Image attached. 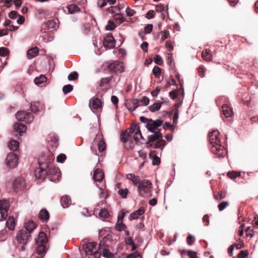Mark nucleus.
I'll return each mask as SVG.
<instances>
[{
	"instance_id": "obj_36",
	"label": "nucleus",
	"mask_w": 258,
	"mask_h": 258,
	"mask_svg": "<svg viewBox=\"0 0 258 258\" xmlns=\"http://www.w3.org/2000/svg\"><path fill=\"white\" fill-rule=\"evenodd\" d=\"M36 252L38 254H42L46 252V247L45 244H37Z\"/></svg>"
},
{
	"instance_id": "obj_31",
	"label": "nucleus",
	"mask_w": 258,
	"mask_h": 258,
	"mask_svg": "<svg viewBox=\"0 0 258 258\" xmlns=\"http://www.w3.org/2000/svg\"><path fill=\"white\" fill-rule=\"evenodd\" d=\"M6 225L10 230H14L15 228V222L13 216H10L7 220Z\"/></svg>"
},
{
	"instance_id": "obj_61",
	"label": "nucleus",
	"mask_w": 258,
	"mask_h": 258,
	"mask_svg": "<svg viewBox=\"0 0 258 258\" xmlns=\"http://www.w3.org/2000/svg\"><path fill=\"white\" fill-rule=\"evenodd\" d=\"M160 163V159L156 155H154L152 157V164L153 165H158Z\"/></svg>"
},
{
	"instance_id": "obj_14",
	"label": "nucleus",
	"mask_w": 258,
	"mask_h": 258,
	"mask_svg": "<svg viewBox=\"0 0 258 258\" xmlns=\"http://www.w3.org/2000/svg\"><path fill=\"white\" fill-rule=\"evenodd\" d=\"M97 245V242H84L82 244V248L85 251L86 254H92V250Z\"/></svg>"
},
{
	"instance_id": "obj_45",
	"label": "nucleus",
	"mask_w": 258,
	"mask_h": 258,
	"mask_svg": "<svg viewBox=\"0 0 258 258\" xmlns=\"http://www.w3.org/2000/svg\"><path fill=\"white\" fill-rule=\"evenodd\" d=\"M73 89V86L70 84L63 86L62 87V92L64 94L71 92Z\"/></svg>"
},
{
	"instance_id": "obj_53",
	"label": "nucleus",
	"mask_w": 258,
	"mask_h": 258,
	"mask_svg": "<svg viewBox=\"0 0 258 258\" xmlns=\"http://www.w3.org/2000/svg\"><path fill=\"white\" fill-rule=\"evenodd\" d=\"M9 53V50L7 48L2 47L0 48V56H6Z\"/></svg>"
},
{
	"instance_id": "obj_19",
	"label": "nucleus",
	"mask_w": 258,
	"mask_h": 258,
	"mask_svg": "<svg viewBox=\"0 0 258 258\" xmlns=\"http://www.w3.org/2000/svg\"><path fill=\"white\" fill-rule=\"evenodd\" d=\"M104 177V173L101 169L97 168L94 171L93 179L95 181H101Z\"/></svg>"
},
{
	"instance_id": "obj_49",
	"label": "nucleus",
	"mask_w": 258,
	"mask_h": 258,
	"mask_svg": "<svg viewBox=\"0 0 258 258\" xmlns=\"http://www.w3.org/2000/svg\"><path fill=\"white\" fill-rule=\"evenodd\" d=\"M78 74L76 72L71 73L68 77L69 81H74L78 78Z\"/></svg>"
},
{
	"instance_id": "obj_10",
	"label": "nucleus",
	"mask_w": 258,
	"mask_h": 258,
	"mask_svg": "<svg viewBox=\"0 0 258 258\" xmlns=\"http://www.w3.org/2000/svg\"><path fill=\"white\" fill-rule=\"evenodd\" d=\"M9 208V202L8 200L0 201V221H3L6 219Z\"/></svg>"
},
{
	"instance_id": "obj_24",
	"label": "nucleus",
	"mask_w": 258,
	"mask_h": 258,
	"mask_svg": "<svg viewBox=\"0 0 258 258\" xmlns=\"http://www.w3.org/2000/svg\"><path fill=\"white\" fill-rule=\"evenodd\" d=\"M139 106V101L137 99H133L130 103L127 104V108L130 111H134Z\"/></svg>"
},
{
	"instance_id": "obj_34",
	"label": "nucleus",
	"mask_w": 258,
	"mask_h": 258,
	"mask_svg": "<svg viewBox=\"0 0 258 258\" xmlns=\"http://www.w3.org/2000/svg\"><path fill=\"white\" fill-rule=\"evenodd\" d=\"M19 146V143L16 140H12L8 144L9 148L11 150L16 151Z\"/></svg>"
},
{
	"instance_id": "obj_2",
	"label": "nucleus",
	"mask_w": 258,
	"mask_h": 258,
	"mask_svg": "<svg viewBox=\"0 0 258 258\" xmlns=\"http://www.w3.org/2000/svg\"><path fill=\"white\" fill-rule=\"evenodd\" d=\"M54 160V157L52 155L41 154L38 159L39 168L35 171V175L38 179H44L46 177V169L48 166V163L52 162Z\"/></svg>"
},
{
	"instance_id": "obj_25",
	"label": "nucleus",
	"mask_w": 258,
	"mask_h": 258,
	"mask_svg": "<svg viewBox=\"0 0 258 258\" xmlns=\"http://www.w3.org/2000/svg\"><path fill=\"white\" fill-rule=\"evenodd\" d=\"M222 112L223 115L226 117H230L233 114V112L232 109L227 104L223 105Z\"/></svg>"
},
{
	"instance_id": "obj_42",
	"label": "nucleus",
	"mask_w": 258,
	"mask_h": 258,
	"mask_svg": "<svg viewBox=\"0 0 258 258\" xmlns=\"http://www.w3.org/2000/svg\"><path fill=\"white\" fill-rule=\"evenodd\" d=\"M165 145V142L164 140L159 139L157 142H156L154 145V148H161L162 149L164 145Z\"/></svg>"
},
{
	"instance_id": "obj_28",
	"label": "nucleus",
	"mask_w": 258,
	"mask_h": 258,
	"mask_svg": "<svg viewBox=\"0 0 258 258\" xmlns=\"http://www.w3.org/2000/svg\"><path fill=\"white\" fill-rule=\"evenodd\" d=\"M39 218L42 220L47 221L49 219V214L45 209H42L39 213Z\"/></svg>"
},
{
	"instance_id": "obj_20",
	"label": "nucleus",
	"mask_w": 258,
	"mask_h": 258,
	"mask_svg": "<svg viewBox=\"0 0 258 258\" xmlns=\"http://www.w3.org/2000/svg\"><path fill=\"white\" fill-rule=\"evenodd\" d=\"M60 204L63 208H68L71 204V198L68 196L62 197L60 200Z\"/></svg>"
},
{
	"instance_id": "obj_9",
	"label": "nucleus",
	"mask_w": 258,
	"mask_h": 258,
	"mask_svg": "<svg viewBox=\"0 0 258 258\" xmlns=\"http://www.w3.org/2000/svg\"><path fill=\"white\" fill-rule=\"evenodd\" d=\"M5 162L10 168H14L18 164V157L14 153H10L7 156Z\"/></svg>"
},
{
	"instance_id": "obj_60",
	"label": "nucleus",
	"mask_w": 258,
	"mask_h": 258,
	"mask_svg": "<svg viewBox=\"0 0 258 258\" xmlns=\"http://www.w3.org/2000/svg\"><path fill=\"white\" fill-rule=\"evenodd\" d=\"M125 12L127 16L128 17H132L136 13V11L135 10L130 9L129 7H127L126 9Z\"/></svg>"
},
{
	"instance_id": "obj_39",
	"label": "nucleus",
	"mask_w": 258,
	"mask_h": 258,
	"mask_svg": "<svg viewBox=\"0 0 258 258\" xmlns=\"http://www.w3.org/2000/svg\"><path fill=\"white\" fill-rule=\"evenodd\" d=\"M67 8L70 14H74L79 11V7L76 5H70L67 7Z\"/></svg>"
},
{
	"instance_id": "obj_33",
	"label": "nucleus",
	"mask_w": 258,
	"mask_h": 258,
	"mask_svg": "<svg viewBox=\"0 0 258 258\" xmlns=\"http://www.w3.org/2000/svg\"><path fill=\"white\" fill-rule=\"evenodd\" d=\"M211 51L209 49H205L202 52V57L206 61H209L212 60Z\"/></svg>"
},
{
	"instance_id": "obj_35",
	"label": "nucleus",
	"mask_w": 258,
	"mask_h": 258,
	"mask_svg": "<svg viewBox=\"0 0 258 258\" xmlns=\"http://www.w3.org/2000/svg\"><path fill=\"white\" fill-rule=\"evenodd\" d=\"M111 78L112 77H107L102 79L100 81V86L106 89L108 86V84L111 81Z\"/></svg>"
},
{
	"instance_id": "obj_6",
	"label": "nucleus",
	"mask_w": 258,
	"mask_h": 258,
	"mask_svg": "<svg viewBox=\"0 0 258 258\" xmlns=\"http://www.w3.org/2000/svg\"><path fill=\"white\" fill-rule=\"evenodd\" d=\"M31 236L30 232L21 229L17 232L15 239L19 244L26 245L30 241Z\"/></svg>"
},
{
	"instance_id": "obj_12",
	"label": "nucleus",
	"mask_w": 258,
	"mask_h": 258,
	"mask_svg": "<svg viewBox=\"0 0 258 258\" xmlns=\"http://www.w3.org/2000/svg\"><path fill=\"white\" fill-rule=\"evenodd\" d=\"M115 45V40L111 34L106 36L103 40V45L105 48H113Z\"/></svg>"
},
{
	"instance_id": "obj_54",
	"label": "nucleus",
	"mask_w": 258,
	"mask_h": 258,
	"mask_svg": "<svg viewBox=\"0 0 258 258\" xmlns=\"http://www.w3.org/2000/svg\"><path fill=\"white\" fill-rule=\"evenodd\" d=\"M228 205L229 203L228 202H222L218 205V209L220 211H222Z\"/></svg>"
},
{
	"instance_id": "obj_50",
	"label": "nucleus",
	"mask_w": 258,
	"mask_h": 258,
	"mask_svg": "<svg viewBox=\"0 0 258 258\" xmlns=\"http://www.w3.org/2000/svg\"><path fill=\"white\" fill-rule=\"evenodd\" d=\"M67 156L64 154H60L57 156L56 161L57 162L63 163L66 160Z\"/></svg>"
},
{
	"instance_id": "obj_8",
	"label": "nucleus",
	"mask_w": 258,
	"mask_h": 258,
	"mask_svg": "<svg viewBox=\"0 0 258 258\" xmlns=\"http://www.w3.org/2000/svg\"><path fill=\"white\" fill-rule=\"evenodd\" d=\"M17 120L24 121L27 123H30L33 120L34 116L32 113L25 111H18L16 114Z\"/></svg>"
},
{
	"instance_id": "obj_3",
	"label": "nucleus",
	"mask_w": 258,
	"mask_h": 258,
	"mask_svg": "<svg viewBox=\"0 0 258 258\" xmlns=\"http://www.w3.org/2000/svg\"><path fill=\"white\" fill-rule=\"evenodd\" d=\"M139 129L135 124L132 125L128 131L124 132H122L120 134V140L124 144V147L126 149H130L133 147L134 143L131 140V134H134L136 131Z\"/></svg>"
},
{
	"instance_id": "obj_44",
	"label": "nucleus",
	"mask_w": 258,
	"mask_h": 258,
	"mask_svg": "<svg viewBox=\"0 0 258 258\" xmlns=\"http://www.w3.org/2000/svg\"><path fill=\"white\" fill-rule=\"evenodd\" d=\"M128 192L127 188H125L123 189H119L118 191V194L122 198L125 199L127 197V195Z\"/></svg>"
},
{
	"instance_id": "obj_64",
	"label": "nucleus",
	"mask_w": 258,
	"mask_h": 258,
	"mask_svg": "<svg viewBox=\"0 0 258 258\" xmlns=\"http://www.w3.org/2000/svg\"><path fill=\"white\" fill-rule=\"evenodd\" d=\"M187 254L190 258H197V253L192 250H187Z\"/></svg>"
},
{
	"instance_id": "obj_16",
	"label": "nucleus",
	"mask_w": 258,
	"mask_h": 258,
	"mask_svg": "<svg viewBox=\"0 0 258 258\" xmlns=\"http://www.w3.org/2000/svg\"><path fill=\"white\" fill-rule=\"evenodd\" d=\"M51 163L52 162L48 163V166L46 167V169H45V171H46V176L49 175H56L59 174V169L56 167H53Z\"/></svg>"
},
{
	"instance_id": "obj_58",
	"label": "nucleus",
	"mask_w": 258,
	"mask_h": 258,
	"mask_svg": "<svg viewBox=\"0 0 258 258\" xmlns=\"http://www.w3.org/2000/svg\"><path fill=\"white\" fill-rule=\"evenodd\" d=\"M226 197V196L225 194H223L222 191H220L218 192L217 196H215L214 198L217 200H221L223 199H224Z\"/></svg>"
},
{
	"instance_id": "obj_62",
	"label": "nucleus",
	"mask_w": 258,
	"mask_h": 258,
	"mask_svg": "<svg viewBox=\"0 0 258 258\" xmlns=\"http://www.w3.org/2000/svg\"><path fill=\"white\" fill-rule=\"evenodd\" d=\"M198 73L200 75V76L202 77V78H203L204 77V73H205V69L204 68V67L203 66H200L199 67V68H198Z\"/></svg>"
},
{
	"instance_id": "obj_21",
	"label": "nucleus",
	"mask_w": 258,
	"mask_h": 258,
	"mask_svg": "<svg viewBox=\"0 0 258 258\" xmlns=\"http://www.w3.org/2000/svg\"><path fill=\"white\" fill-rule=\"evenodd\" d=\"M24 227L25 229L24 230H27L28 232H30L31 235L32 232L36 228V225L32 221H28L24 223Z\"/></svg>"
},
{
	"instance_id": "obj_57",
	"label": "nucleus",
	"mask_w": 258,
	"mask_h": 258,
	"mask_svg": "<svg viewBox=\"0 0 258 258\" xmlns=\"http://www.w3.org/2000/svg\"><path fill=\"white\" fill-rule=\"evenodd\" d=\"M161 34L162 35L161 40H164L165 39L168 38L169 36V32L167 30H164L161 32Z\"/></svg>"
},
{
	"instance_id": "obj_29",
	"label": "nucleus",
	"mask_w": 258,
	"mask_h": 258,
	"mask_svg": "<svg viewBox=\"0 0 258 258\" xmlns=\"http://www.w3.org/2000/svg\"><path fill=\"white\" fill-rule=\"evenodd\" d=\"M46 81V78L43 75H40L39 77H36L34 79V82L36 85L40 87H42L44 85V84Z\"/></svg>"
},
{
	"instance_id": "obj_51",
	"label": "nucleus",
	"mask_w": 258,
	"mask_h": 258,
	"mask_svg": "<svg viewBox=\"0 0 258 258\" xmlns=\"http://www.w3.org/2000/svg\"><path fill=\"white\" fill-rule=\"evenodd\" d=\"M154 61L156 64L161 65L163 62V59L159 55H156L154 57Z\"/></svg>"
},
{
	"instance_id": "obj_13",
	"label": "nucleus",
	"mask_w": 258,
	"mask_h": 258,
	"mask_svg": "<svg viewBox=\"0 0 258 258\" xmlns=\"http://www.w3.org/2000/svg\"><path fill=\"white\" fill-rule=\"evenodd\" d=\"M89 106L91 110L100 109L102 106V102L99 98L93 97L90 100Z\"/></svg>"
},
{
	"instance_id": "obj_23",
	"label": "nucleus",
	"mask_w": 258,
	"mask_h": 258,
	"mask_svg": "<svg viewBox=\"0 0 258 258\" xmlns=\"http://www.w3.org/2000/svg\"><path fill=\"white\" fill-rule=\"evenodd\" d=\"M154 134L149 136L148 137L149 142H152L153 143L157 140H159L162 138V134L161 133V131H158L157 132L153 133Z\"/></svg>"
},
{
	"instance_id": "obj_32",
	"label": "nucleus",
	"mask_w": 258,
	"mask_h": 258,
	"mask_svg": "<svg viewBox=\"0 0 258 258\" xmlns=\"http://www.w3.org/2000/svg\"><path fill=\"white\" fill-rule=\"evenodd\" d=\"M145 213V209L141 207L138 210L133 212L131 214V217L133 219H137L140 216H141Z\"/></svg>"
},
{
	"instance_id": "obj_18",
	"label": "nucleus",
	"mask_w": 258,
	"mask_h": 258,
	"mask_svg": "<svg viewBox=\"0 0 258 258\" xmlns=\"http://www.w3.org/2000/svg\"><path fill=\"white\" fill-rule=\"evenodd\" d=\"M43 104L39 101L33 102L31 103L30 108L34 113H37L43 108Z\"/></svg>"
},
{
	"instance_id": "obj_40",
	"label": "nucleus",
	"mask_w": 258,
	"mask_h": 258,
	"mask_svg": "<svg viewBox=\"0 0 258 258\" xmlns=\"http://www.w3.org/2000/svg\"><path fill=\"white\" fill-rule=\"evenodd\" d=\"M114 19H115L116 22L118 25H120V24H121L122 23H123L124 22V19L122 17V14H121L120 13L115 14L114 15Z\"/></svg>"
},
{
	"instance_id": "obj_55",
	"label": "nucleus",
	"mask_w": 258,
	"mask_h": 258,
	"mask_svg": "<svg viewBox=\"0 0 258 258\" xmlns=\"http://www.w3.org/2000/svg\"><path fill=\"white\" fill-rule=\"evenodd\" d=\"M126 226L122 222L117 223L115 225V229L118 231L124 230Z\"/></svg>"
},
{
	"instance_id": "obj_4",
	"label": "nucleus",
	"mask_w": 258,
	"mask_h": 258,
	"mask_svg": "<svg viewBox=\"0 0 258 258\" xmlns=\"http://www.w3.org/2000/svg\"><path fill=\"white\" fill-rule=\"evenodd\" d=\"M139 129L135 124L132 125L128 131L124 132H122L120 134V140L124 144V147L126 149H130L133 147L134 143L131 140V134H134L136 131Z\"/></svg>"
},
{
	"instance_id": "obj_41",
	"label": "nucleus",
	"mask_w": 258,
	"mask_h": 258,
	"mask_svg": "<svg viewBox=\"0 0 258 258\" xmlns=\"http://www.w3.org/2000/svg\"><path fill=\"white\" fill-rule=\"evenodd\" d=\"M96 185L98 187V188L100 190V195H99L100 198L107 199L109 196L108 192L107 190L104 191V189H103V188L101 187H100L97 184H96Z\"/></svg>"
},
{
	"instance_id": "obj_37",
	"label": "nucleus",
	"mask_w": 258,
	"mask_h": 258,
	"mask_svg": "<svg viewBox=\"0 0 258 258\" xmlns=\"http://www.w3.org/2000/svg\"><path fill=\"white\" fill-rule=\"evenodd\" d=\"M99 216L101 218L105 219L109 217V213L106 209H102L99 213Z\"/></svg>"
},
{
	"instance_id": "obj_7",
	"label": "nucleus",
	"mask_w": 258,
	"mask_h": 258,
	"mask_svg": "<svg viewBox=\"0 0 258 258\" xmlns=\"http://www.w3.org/2000/svg\"><path fill=\"white\" fill-rule=\"evenodd\" d=\"M163 124V121L161 119L153 120L150 119L149 122L146 124V127L151 133L157 132L161 131L159 127Z\"/></svg>"
},
{
	"instance_id": "obj_15",
	"label": "nucleus",
	"mask_w": 258,
	"mask_h": 258,
	"mask_svg": "<svg viewBox=\"0 0 258 258\" xmlns=\"http://www.w3.org/2000/svg\"><path fill=\"white\" fill-rule=\"evenodd\" d=\"M14 129L17 136L18 135L21 136L23 133L26 132L27 127L22 123H16L14 125Z\"/></svg>"
},
{
	"instance_id": "obj_48",
	"label": "nucleus",
	"mask_w": 258,
	"mask_h": 258,
	"mask_svg": "<svg viewBox=\"0 0 258 258\" xmlns=\"http://www.w3.org/2000/svg\"><path fill=\"white\" fill-rule=\"evenodd\" d=\"M116 27V25L112 21H109L106 26V29L108 31H112Z\"/></svg>"
},
{
	"instance_id": "obj_46",
	"label": "nucleus",
	"mask_w": 258,
	"mask_h": 258,
	"mask_svg": "<svg viewBox=\"0 0 258 258\" xmlns=\"http://www.w3.org/2000/svg\"><path fill=\"white\" fill-rule=\"evenodd\" d=\"M46 27L49 29H53L55 27L56 22L54 20H49L46 23Z\"/></svg>"
},
{
	"instance_id": "obj_26",
	"label": "nucleus",
	"mask_w": 258,
	"mask_h": 258,
	"mask_svg": "<svg viewBox=\"0 0 258 258\" xmlns=\"http://www.w3.org/2000/svg\"><path fill=\"white\" fill-rule=\"evenodd\" d=\"M24 184V181L22 178H18L15 179L13 183V188L15 190H19Z\"/></svg>"
},
{
	"instance_id": "obj_22",
	"label": "nucleus",
	"mask_w": 258,
	"mask_h": 258,
	"mask_svg": "<svg viewBox=\"0 0 258 258\" xmlns=\"http://www.w3.org/2000/svg\"><path fill=\"white\" fill-rule=\"evenodd\" d=\"M47 241L48 239L46 234L43 232H40L39 233L38 238L36 239V244H45L47 243Z\"/></svg>"
},
{
	"instance_id": "obj_5",
	"label": "nucleus",
	"mask_w": 258,
	"mask_h": 258,
	"mask_svg": "<svg viewBox=\"0 0 258 258\" xmlns=\"http://www.w3.org/2000/svg\"><path fill=\"white\" fill-rule=\"evenodd\" d=\"M152 187V184L150 181L147 179L142 180L138 184V191L139 195L142 197H146L151 192Z\"/></svg>"
},
{
	"instance_id": "obj_11",
	"label": "nucleus",
	"mask_w": 258,
	"mask_h": 258,
	"mask_svg": "<svg viewBox=\"0 0 258 258\" xmlns=\"http://www.w3.org/2000/svg\"><path fill=\"white\" fill-rule=\"evenodd\" d=\"M107 68L110 71L115 73H121L124 71V69L122 63L118 61L109 62Z\"/></svg>"
},
{
	"instance_id": "obj_56",
	"label": "nucleus",
	"mask_w": 258,
	"mask_h": 258,
	"mask_svg": "<svg viewBox=\"0 0 258 258\" xmlns=\"http://www.w3.org/2000/svg\"><path fill=\"white\" fill-rule=\"evenodd\" d=\"M152 72L156 77H158L161 73V69L158 66H155L153 69Z\"/></svg>"
},
{
	"instance_id": "obj_59",
	"label": "nucleus",
	"mask_w": 258,
	"mask_h": 258,
	"mask_svg": "<svg viewBox=\"0 0 258 258\" xmlns=\"http://www.w3.org/2000/svg\"><path fill=\"white\" fill-rule=\"evenodd\" d=\"M153 30V25L152 24H148L144 28L145 33L149 34Z\"/></svg>"
},
{
	"instance_id": "obj_1",
	"label": "nucleus",
	"mask_w": 258,
	"mask_h": 258,
	"mask_svg": "<svg viewBox=\"0 0 258 258\" xmlns=\"http://www.w3.org/2000/svg\"><path fill=\"white\" fill-rule=\"evenodd\" d=\"M219 135V132L218 130H214L210 133L209 141L211 152L220 158L225 157L227 154V151L221 146Z\"/></svg>"
},
{
	"instance_id": "obj_47",
	"label": "nucleus",
	"mask_w": 258,
	"mask_h": 258,
	"mask_svg": "<svg viewBox=\"0 0 258 258\" xmlns=\"http://www.w3.org/2000/svg\"><path fill=\"white\" fill-rule=\"evenodd\" d=\"M227 175L229 178L234 179L240 176V172L236 171L228 172Z\"/></svg>"
},
{
	"instance_id": "obj_27",
	"label": "nucleus",
	"mask_w": 258,
	"mask_h": 258,
	"mask_svg": "<svg viewBox=\"0 0 258 258\" xmlns=\"http://www.w3.org/2000/svg\"><path fill=\"white\" fill-rule=\"evenodd\" d=\"M126 178L131 180L134 185L139 184L141 180L138 176H136L132 173L127 174L126 175Z\"/></svg>"
},
{
	"instance_id": "obj_38",
	"label": "nucleus",
	"mask_w": 258,
	"mask_h": 258,
	"mask_svg": "<svg viewBox=\"0 0 258 258\" xmlns=\"http://www.w3.org/2000/svg\"><path fill=\"white\" fill-rule=\"evenodd\" d=\"M161 106V103L160 102H155L149 107V110L151 112H155L160 109Z\"/></svg>"
},
{
	"instance_id": "obj_30",
	"label": "nucleus",
	"mask_w": 258,
	"mask_h": 258,
	"mask_svg": "<svg viewBox=\"0 0 258 258\" xmlns=\"http://www.w3.org/2000/svg\"><path fill=\"white\" fill-rule=\"evenodd\" d=\"M39 50L37 47L29 49L27 52V56L29 59H31L38 55Z\"/></svg>"
},
{
	"instance_id": "obj_63",
	"label": "nucleus",
	"mask_w": 258,
	"mask_h": 258,
	"mask_svg": "<svg viewBox=\"0 0 258 258\" xmlns=\"http://www.w3.org/2000/svg\"><path fill=\"white\" fill-rule=\"evenodd\" d=\"M248 254V252L247 251L242 250L238 254V258H245Z\"/></svg>"
},
{
	"instance_id": "obj_17",
	"label": "nucleus",
	"mask_w": 258,
	"mask_h": 258,
	"mask_svg": "<svg viewBox=\"0 0 258 258\" xmlns=\"http://www.w3.org/2000/svg\"><path fill=\"white\" fill-rule=\"evenodd\" d=\"M99 250L102 249L103 256L107 258H113V254L109 251L103 242H101L99 245Z\"/></svg>"
},
{
	"instance_id": "obj_52",
	"label": "nucleus",
	"mask_w": 258,
	"mask_h": 258,
	"mask_svg": "<svg viewBox=\"0 0 258 258\" xmlns=\"http://www.w3.org/2000/svg\"><path fill=\"white\" fill-rule=\"evenodd\" d=\"M133 137H134V140L136 142H138V141H139V138H142L141 132L140 129H138L136 131V132L135 133H134V135H133Z\"/></svg>"
},
{
	"instance_id": "obj_43",
	"label": "nucleus",
	"mask_w": 258,
	"mask_h": 258,
	"mask_svg": "<svg viewBox=\"0 0 258 258\" xmlns=\"http://www.w3.org/2000/svg\"><path fill=\"white\" fill-rule=\"evenodd\" d=\"M106 149V144L105 143L102 141L100 140L98 142V149L100 152H102L104 151Z\"/></svg>"
}]
</instances>
